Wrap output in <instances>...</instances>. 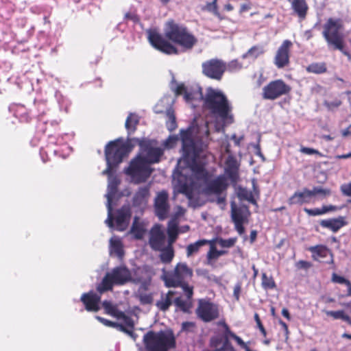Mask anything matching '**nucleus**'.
Instances as JSON below:
<instances>
[{
	"label": "nucleus",
	"instance_id": "obj_11",
	"mask_svg": "<svg viewBox=\"0 0 351 351\" xmlns=\"http://www.w3.org/2000/svg\"><path fill=\"white\" fill-rule=\"evenodd\" d=\"M291 87L282 79L269 82L262 89L261 96L263 99L276 100L284 95H289Z\"/></svg>",
	"mask_w": 351,
	"mask_h": 351
},
{
	"label": "nucleus",
	"instance_id": "obj_13",
	"mask_svg": "<svg viewBox=\"0 0 351 351\" xmlns=\"http://www.w3.org/2000/svg\"><path fill=\"white\" fill-rule=\"evenodd\" d=\"M223 326L224 335L213 337L210 341L211 347L214 348L213 351H236L230 343L228 338L235 339L239 345H241V338L232 333L226 324H223Z\"/></svg>",
	"mask_w": 351,
	"mask_h": 351
},
{
	"label": "nucleus",
	"instance_id": "obj_21",
	"mask_svg": "<svg viewBox=\"0 0 351 351\" xmlns=\"http://www.w3.org/2000/svg\"><path fill=\"white\" fill-rule=\"evenodd\" d=\"M101 294L93 291L84 293L80 298L86 311L88 312H97L100 310Z\"/></svg>",
	"mask_w": 351,
	"mask_h": 351
},
{
	"label": "nucleus",
	"instance_id": "obj_38",
	"mask_svg": "<svg viewBox=\"0 0 351 351\" xmlns=\"http://www.w3.org/2000/svg\"><path fill=\"white\" fill-rule=\"evenodd\" d=\"M111 315L118 319H122L127 327H134L133 319L130 317L126 315L124 312L119 311L117 307L114 311V313H112Z\"/></svg>",
	"mask_w": 351,
	"mask_h": 351
},
{
	"label": "nucleus",
	"instance_id": "obj_29",
	"mask_svg": "<svg viewBox=\"0 0 351 351\" xmlns=\"http://www.w3.org/2000/svg\"><path fill=\"white\" fill-rule=\"evenodd\" d=\"M238 165L237 161L229 157L226 162L225 172L232 182H237L238 174Z\"/></svg>",
	"mask_w": 351,
	"mask_h": 351
},
{
	"label": "nucleus",
	"instance_id": "obj_4",
	"mask_svg": "<svg viewBox=\"0 0 351 351\" xmlns=\"http://www.w3.org/2000/svg\"><path fill=\"white\" fill-rule=\"evenodd\" d=\"M343 23L341 19L329 18L323 25L322 36L329 49L339 50L351 60V54L345 49Z\"/></svg>",
	"mask_w": 351,
	"mask_h": 351
},
{
	"label": "nucleus",
	"instance_id": "obj_15",
	"mask_svg": "<svg viewBox=\"0 0 351 351\" xmlns=\"http://www.w3.org/2000/svg\"><path fill=\"white\" fill-rule=\"evenodd\" d=\"M170 208L168 193L165 190L158 192L154 201L156 216L161 221L167 219L170 212Z\"/></svg>",
	"mask_w": 351,
	"mask_h": 351
},
{
	"label": "nucleus",
	"instance_id": "obj_50",
	"mask_svg": "<svg viewBox=\"0 0 351 351\" xmlns=\"http://www.w3.org/2000/svg\"><path fill=\"white\" fill-rule=\"evenodd\" d=\"M300 152L304 154L311 155V154H316L318 155L320 157L324 156V155L317 149L311 148V147H306L302 146L300 149Z\"/></svg>",
	"mask_w": 351,
	"mask_h": 351
},
{
	"label": "nucleus",
	"instance_id": "obj_54",
	"mask_svg": "<svg viewBox=\"0 0 351 351\" xmlns=\"http://www.w3.org/2000/svg\"><path fill=\"white\" fill-rule=\"evenodd\" d=\"M295 266L299 269H308L313 265L311 262L300 260L296 263Z\"/></svg>",
	"mask_w": 351,
	"mask_h": 351
},
{
	"label": "nucleus",
	"instance_id": "obj_1",
	"mask_svg": "<svg viewBox=\"0 0 351 351\" xmlns=\"http://www.w3.org/2000/svg\"><path fill=\"white\" fill-rule=\"evenodd\" d=\"M147 33L150 45L167 55L178 54V49L173 43L191 49L197 42L185 25L177 23L173 19H169L165 23L164 36L156 29H149Z\"/></svg>",
	"mask_w": 351,
	"mask_h": 351
},
{
	"label": "nucleus",
	"instance_id": "obj_39",
	"mask_svg": "<svg viewBox=\"0 0 351 351\" xmlns=\"http://www.w3.org/2000/svg\"><path fill=\"white\" fill-rule=\"evenodd\" d=\"M166 116L167 121L166 122V126L169 130L173 131L177 128L176 118L174 113V110L169 108L166 111Z\"/></svg>",
	"mask_w": 351,
	"mask_h": 351
},
{
	"label": "nucleus",
	"instance_id": "obj_60",
	"mask_svg": "<svg viewBox=\"0 0 351 351\" xmlns=\"http://www.w3.org/2000/svg\"><path fill=\"white\" fill-rule=\"evenodd\" d=\"M125 19L135 21L137 19V16L130 12H128L125 14Z\"/></svg>",
	"mask_w": 351,
	"mask_h": 351
},
{
	"label": "nucleus",
	"instance_id": "obj_26",
	"mask_svg": "<svg viewBox=\"0 0 351 351\" xmlns=\"http://www.w3.org/2000/svg\"><path fill=\"white\" fill-rule=\"evenodd\" d=\"M152 276V271L148 267H139L135 271V277L132 282L143 285H148L151 282Z\"/></svg>",
	"mask_w": 351,
	"mask_h": 351
},
{
	"label": "nucleus",
	"instance_id": "obj_17",
	"mask_svg": "<svg viewBox=\"0 0 351 351\" xmlns=\"http://www.w3.org/2000/svg\"><path fill=\"white\" fill-rule=\"evenodd\" d=\"M293 43L289 40H285L278 47L274 59V64L278 69L287 66L290 63V51Z\"/></svg>",
	"mask_w": 351,
	"mask_h": 351
},
{
	"label": "nucleus",
	"instance_id": "obj_10",
	"mask_svg": "<svg viewBox=\"0 0 351 351\" xmlns=\"http://www.w3.org/2000/svg\"><path fill=\"white\" fill-rule=\"evenodd\" d=\"M108 218L106 220V223L110 228L114 227L118 231L125 230L130 223V221L132 217V211L129 205H123L119 209L115 211L114 215L112 213V206L110 204V200H108Z\"/></svg>",
	"mask_w": 351,
	"mask_h": 351
},
{
	"label": "nucleus",
	"instance_id": "obj_6",
	"mask_svg": "<svg viewBox=\"0 0 351 351\" xmlns=\"http://www.w3.org/2000/svg\"><path fill=\"white\" fill-rule=\"evenodd\" d=\"M147 351H169L176 347V338L172 332L149 331L143 337Z\"/></svg>",
	"mask_w": 351,
	"mask_h": 351
},
{
	"label": "nucleus",
	"instance_id": "obj_5",
	"mask_svg": "<svg viewBox=\"0 0 351 351\" xmlns=\"http://www.w3.org/2000/svg\"><path fill=\"white\" fill-rule=\"evenodd\" d=\"M132 280L131 271L127 266L122 265L107 272L101 282L97 285L96 289L99 293L102 294L106 291H112L114 286H123Z\"/></svg>",
	"mask_w": 351,
	"mask_h": 351
},
{
	"label": "nucleus",
	"instance_id": "obj_32",
	"mask_svg": "<svg viewBox=\"0 0 351 351\" xmlns=\"http://www.w3.org/2000/svg\"><path fill=\"white\" fill-rule=\"evenodd\" d=\"M305 70L308 73L322 75L328 72V66L325 62H313L308 64Z\"/></svg>",
	"mask_w": 351,
	"mask_h": 351
},
{
	"label": "nucleus",
	"instance_id": "obj_48",
	"mask_svg": "<svg viewBox=\"0 0 351 351\" xmlns=\"http://www.w3.org/2000/svg\"><path fill=\"white\" fill-rule=\"evenodd\" d=\"M95 318L99 322H101V324H103L104 325L106 326H108V327H112V328H117L119 329V327L120 326L121 324H118V323H116V322H112L110 320H108L107 319H105L104 317H101L100 316H95Z\"/></svg>",
	"mask_w": 351,
	"mask_h": 351
},
{
	"label": "nucleus",
	"instance_id": "obj_56",
	"mask_svg": "<svg viewBox=\"0 0 351 351\" xmlns=\"http://www.w3.org/2000/svg\"><path fill=\"white\" fill-rule=\"evenodd\" d=\"M260 141H261V135H258L257 143L253 144V145H252V146L254 148V154L264 159L263 154L261 152Z\"/></svg>",
	"mask_w": 351,
	"mask_h": 351
},
{
	"label": "nucleus",
	"instance_id": "obj_53",
	"mask_svg": "<svg viewBox=\"0 0 351 351\" xmlns=\"http://www.w3.org/2000/svg\"><path fill=\"white\" fill-rule=\"evenodd\" d=\"M236 241L235 239H220L218 241V243L223 247H230L234 245V243Z\"/></svg>",
	"mask_w": 351,
	"mask_h": 351
},
{
	"label": "nucleus",
	"instance_id": "obj_34",
	"mask_svg": "<svg viewBox=\"0 0 351 351\" xmlns=\"http://www.w3.org/2000/svg\"><path fill=\"white\" fill-rule=\"evenodd\" d=\"M138 123L139 119L138 117L134 113H130L125 123V127L128 131V135H131L136 130Z\"/></svg>",
	"mask_w": 351,
	"mask_h": 351
},
{
	"label": "nucleus",
	"instance_id": "obj_23",
	"mask_svg": "<svg viewBox=\"0 0 351 351\" xmlns=\"http://www.w3.org/2000/svg\"><path fill=\"white\" fill-rule=\"evenodd\" d=\"M311 192L310 189L304 188L302 191H295L289 199L288 204L292 205H303L309 204L312 199Z\"/></svg>",
	"mask_w": 351,
	"mask_h": 351
},
{
	"label": "nucleus",
	"instance_id": "obj_3",
	"mask_svg": "<svg viewBox=\"0 0 351 351\" xmlns=\"http://www.w3.org/2000/svg\"><path fill=\"white\" fill-rule=\"evenodd\" d=\"M132 142V138H128L125 143L118 138L110 141L106 145L104 153L107 167L102 172L104 175H112L115 169L134 148V143Z\"/></svg>",
	"mask_w": 351,
	"mask_h": 351
},
{
	"label": "nucleus",
	"instance_id": "obj_19",
	"mask_svg": "<svg viewBox=\"0 0 351 351\" xmlns=\"http://www.w3.org/2000/svg\"><path fill=\"white\" fill-rule=\"evenodd\" d=\"M182 290L185 296H179L174 298L173 304L178 310L188 313L193 306V287H186Z\"/></svg>",
	"mask_w": 351,
	"mask_h": 351
},
{
	"label": "nucleus",
	"instance_id": "obj_58",
	"mask_svg": "<svg viewBox=\"0 0 351 351\" xmlns=\"http://www.w3.org/2000/svg\"><path fill=\"white\" fill-rule=\"evenodd\" d=\"M128 328H128L126 326H123V324H120V326L119 327V330L131 337H133L134 335V333L133 331L134 327V328L128 327Z\"/></svg>",
	"mask_w": 351,
	"mask_h": 351
},
{
	"label": "nucleus",
	"instance_id": "obj_35",
	"mask_svg": "<svg viewBox=\"0 0 351 351\" xmlns=\"http://www.w3.org/2000/svg\"><path fill=\"white\" fill-rule=\"evenodd\" d=\"M160 251L161 252L160 258L164 263H169L174 257V250L171 245H168L166 247H162Z\"/></svg>",
	"mask_w": 351,
	"mask_h": 351
},
{
	"label": "nucleus",
	"instance_id": "obj_52",
	"mask_svg": "<svg viewBox=\"0 0 351 351\" xmlns=\"http://www.w3.org/2000/svg\"><path fill=\"white\" fill-rule=\"evenodd\" d=\"M260 51L258 47H253L250 49L248 50V51L243 56V58H247V57H252L254 58H256L260 54Z\"/></svg>",
	"mask_w": 351,
	"mask_h": 351
},
{
	"label": "nucleus",
	"instance_id": "obj_24",
	"mask_svg": "<svg viewBox=\"0 0 351 351\" xmlns=\"http://www.w3.org/2000/svg\"><path fill=\"white\" fill-rule=\"evenodd\" d=\"M252 190L243 188V200H247L249 203L258 207L257 199L260 196V191L256 179L252 180Z\"/></svg>",
	"mask_w": 351,
	"mask_h": 351
},
{
	"label": "nucleus",
	"instance_id": "obj_43",
	"mask_svg": "<svg viewBox=\"0 0 351 351\" xmlns=\"http://www.w3.org/2000/svg\"><path fill=\"white\" fill-rule=\"evenodd\" d=\"M261 285L265 290L274 289L276 287L274 278L271 276H267L265 273L262 274Z\"/></svg>",
	"mask_w": 351,
	"mask_h": 351
},
{
	"label": "nucleus",
	"instance_id": "obj_30",
	"mask_svg": "<svg viewBox=\"0 0 351 351\" xmlns=\"http://www.w3.org/2000/svg\"><path fill=\"white\" fill-rule=\"evenodd\" d=\"M149 196V186H143L138 189L133 197V203L134 206H139L142 204H145L147 202V199Z\"/></svg>",
	"mask_w": 351,
	"mask_h": 351
},
{
	"label": "nucleus",
	"instance_id": "obj_44",
	"mask_svg": "<svg viewBox=\"0 0 351 351\" xmlns=\"http://www.w3.org/2000/svg\"><path fill=\"white\" fill-rule=\"evenodd\" d=\"M310 191L311 192L312 197L318 195L322 199L329 197L332 193V191L330 189L322 188L321 186H315L312 190H310Z\"/></svg>",
	"mask_w": 351,
	"mask_h": 351
},
{
	"label": "nucleus",
	"instance_id": "obj_14",
	"mask_svg": "<svg viewBox=\"0 0 351 351\" xmlns=\"http://www.w3.org/2000/svg\"><path fill=\"white\" fill-rule=\"evenodd\" d=\"M202 73L206 77L220 80L226 70V64L221 60L213 58L202 63Z\"/></svg>",
	"mask_w": 351,
	"mask_h": 351
},
{
	"label": "nucleus",
	"instance_id": "obj_37",
	"mask_svg": "<svg viewBox=\"0 0 351 351\" xmlns=\"http://www.w3.org/2000/svg\"><path fill=\"white\" fill-rule=\"evenodd\" d=\"M232 218L237 232L241 234V208H237L234 204H232Z\"/></svg>",
	"mask_w": 351,
	"mask_h": 351
},
{
	"label": "nucleus",
	"instance_id": "obj_45",
	"mask_svg": "<svg viewBox=\"0 0 351 351\" xmlns=\"http://www.w3.org/2000/svg\"><path fill=\"white\" fill-rule=\"evenodd\" d=\"M217 1L218 0H213L212 2L207 3L203 10L212 12L215 16L219 19H222L223 18L218 10Z\"/></svg>",
	"mask_w": 351,
	"mask_h": 351
},
{
	"label": "nucleus",
	"instance_id": "obj_41",
	"mask_svg": "<svg viewBox=\"0 0 351 351\" xmlns=\"http://www.w3.org/2000/svg\"><path fill=\"white\" fill-rule=\"evenodd\" d=\"M208 243H209V241H207L206 239H202V240H198L197 241H196L193 243L189 244L186 247L187 256H190L193 255V254L197 253L202 246H203Z\"/></svg>",
	"mask_w": 351,
	"mask_h": 351
},
{
	"label": "nucleus",
	"instance_id": "obj_46",
	"mask_svg": "<svg viewBox=\"0 0 351 351\" xmlns=\"http://www.w3.org/2000/svg\"><path fill=\"white\" fill-rule=\"evenodd\" d=\"M325 313L330 317H332L334 319H342L345 321L348 319V315L345 314L343 310H339L337 311H326Z\"/></svg>",
	"mask_w": 351,
	"mask_h": 351
},
{
	"label": "nucleus",
	"instance_id": "obj_36",
	"mask_svg": "<svg viewBox=\"0 0 351 351\" xmlns=\"http://www.w3.org/2000/svg\"><path fill=\"white\" fill-rule=\"evenodd\" d=\"M110 252L116 254L119 258H122L124 255L123 244L119 239H111L110 241Z\"/></svg>",
	"mask_w": 351,
	"mask_h": 351
},
{
	"label": "nucleus",
	"instance_id": "obj_49",
	"mask_svg": "<svg viewBox=\"0 0 351 351\" xmlns=\"http://www.w3.org/2000/svg\"><path fill=\"white\" fill-rule=\"evenodd\" d=\"M196 328L195 322H184L182 324V330L187 332H193Z\"/></svg>",
	"mask_w": 351,
	"mask_h": 351
},
{
	"label": "nucleus",
	"instance_id": "obj_55",
	"mask_svg": "<svg viewBox=\"0 0 351 351\" xmlns=\"http://www.w3.org/2000/svg\"><path fill=\"white\" fill-rule=\"evenodd\" d=\"M340 190L343 195L351 197V182L341 185Z\"/></svg>",
	"mask_w": 351,
	"mask_h": 351
},
{
	"label": "nucleus",
	"instance_id": "obj_9",
	"mask_svg": "<svg viewBox=\"0 0 351 351\" xmlns=\"http://www.w3.org/2000/svg\"><path fill=\"white\" fill-rule=\"evenodd\" d=\"M152 169L150 165L141 155L133 158L125 170V173L130 176L136 184L145 182L151 176Z\"/></svg>",
	"mask_w": 351,
	"mask_h": 351
},
{
	"label": "nucleus",
	"instance_id": "obj_12",
	"mask_svg": "<svg viewBox=\"0 0 351 351\" xmlns=\"http://www.w3.org/2000/svg\"><path fill=\"white\" fill-rule=\"evenodd\" d=\"M132 141L140 146L141 152L145 155L144 158L149 165L160 161L163 150L160 147L154 146L153 141L136 138H133Z\"/></svg>",
	"mask_w": 351,
	"mask_h": 351
},
{
	"label": "nucleus",
	"instance_id": "obj_40",
	"mask_svg": "<svg viewBox=\"0 0 351 351\" xmlns=\"http://www.w3.org/2000/svg\"><path fill=\"white\" fill-rule=\"evenodd\" d=\"M179 234L178 227L176 223H171L167 228V234L169 237L168 245H171L176 242Z\"/></svg>",
	"mask_w": 351,
	"mask_h": 351
},
{
	"label": "nucleus",
	"instance_id": "obj_51",
	"mask_svg": "<svg viewBox=\"0 0 351 351\" xmlns=\"http://www.w3.org/2000/svg\"><path fill=\"white\" fill-rule=\"evenodd\" d=\"M331 280L332 282H335V283H338V284H341V285H347V284H350V280L346 279V278L343 277V276H340L339 275H337L336 273H333L332 274V278H331Z\"/></svg>",
	"mask_w": 351,
	"mask_h": 351
},
{
	"label": "nucleus",
	"instance_id": "obj_2",
	"mask_svg": "<svg viewBox=\"0 0 351 351\" xmlns=\"http://www.w3.org/2000/svg\"><path fill=\"white\" fill-rule=\"evenodd\" d=\"M182 150L184 156L190 161L189 165L195 178L198 181L207 182L210 174L206 169V161L202 153L206 147L202 139H193L191 128L180 132Z\"/></svg>",
	"mask_w": 351,
	"mask_h": 351
},
{
	"label": "nucleus",
	"instance_id": "obj_27",
	"mask_svg": "<svg viewBox=\"0 0 351 351\" xmlns=\"http://www.w3.org/2000/svg\"><path fill=\"white\" fill-rule=\"evenodd\" d=\"M175 293L176 292L173 291H169L166 293H162L160 299L156 302L155 306L162 312L168 311L173 304Z\"/></svg>",
	"mask_w": 351,
	"mask_h": 351
},
{
	"label": "nucleus",
	"instance_id": "obj_64",
	"mask_svg": "<svg viewBox=\"0 0 351 351\" xmlns=\"http://www.w3.org/2000/svg\"><path fill=\"white\" fill-rule=\"evenodd\" d=\"M257 237V232L256 230H252L250 232V243H252L255 241Z\"/></svg>",
	"mask_w": 351,
	"mask_h": 351
},
{
	"label": "nucleus",
	"instance_id": "obj_18",
	"mask_svg": "<svg viewBox=\"0 0 351 351\" xmlns=\"http://www.w3.org/2000/svg\"><path fill=\"white\" fill-rule=\"evenodd\" d=\"M308 250L312 253V258L316 261L334 265V254L332 251L324 245L311 246Z\"/></svg>",
	"mask_w": 351,
	"mask_h": 351
},
{
	"label": "nucleus",
	"instance_id": "obj_42",
	"mask_svg": "<svg viewBox=\"0 0 351 351\" xmlns=\"http://www.w3.org/2000/svg\"><path fill=\"white\" fill-rule=\"evenodd\" d=\"M209 243H210V247L207 254V264L211 265L213 260L217 259L220 256L223 254L224 252L217 250L213 242L209 241Z\"/></svg>",
	"mask_w": 351,
	"mask_h": 351
},
{
	"label": "nucleus",
	"instance_id": "obj_33",
	"mask_svg": "<svg viewBox=\"0 0 351 351\" xmlns=\"http://www.w3.org/2000/svg\"><path fill=\"white\" fill-rule=\"evenodd\" d=\"M146 230L144 224L139 221V218L135 217L130 229V232L136 239H141L144 237Z\"/></svg>",
	"mask_w": 351,
	"mask_h": 351
},
{
	"label": "nucleus",
	"instance_id": "obj_59",
	"mask_svg": "<svg viewBox=\"0 0 351 351\" xmlns=\"http://www.w3.org/2000/svg\"><path fill=\"white\" fill-rule=\"evenodd\" d=\"M186 90H187L184 84H179L176 87V94L178 95H184Z\"/></svg>",
	"mask_w": 351,
	"mask_h": 351
},
{
	"label": "nucleus",
	"instance_id": "obj_22",
	"mask_svg": "<svg viewBox=\"0 0 351 351\" xmlns=\"http://www.w3.org/2000/svg\"><path fill=\"white\" fill-rule=\"evenodd\" d=\"M165 243V235L160 227L154 226L150 230L149 243L150 247L155 251L162 250Z\"/></svg>",
	"mask_w": 351,
	"mask_h": 351
},
{
	"label": "nucleus",
	"instance_id": "obj_62",
	"mask_svg": "<svg viewBox=\"0 0 351 351\" xmlns=\"http://www.w3.org/2000/svg\"><path fill=\"white\" fill-rule=\"evenodd\" d=\"M335 158L337 159H347L351 158V152L345 154L337 155Z\"/></svg>",
	"mask_w": 351,
	"mask_h": 351
},
{
	"label": "nucleus",
	"instance_id": "obj_25",
	"mask_svg": "<svg viewBox=\"0 0 351 351\" xmlns=\"http://www.w3.org/2000/svg\"><path fill=\"white\" fill-rule=\"evenodd\" d=\"M319 224L322 228H328L333 232H337L342 227L345 226L347 222L344 217L340 216L337 218L321 220Z\"/></svg>",
	"mask_w": 351,
	"mask_h": 351
},
{
	"label": "nucleus",
	"instance_id": "obj_61",
	"mask_svg": "<svg viewBox=\"0 0 351 351\" xmlns=\"http://www.w3.org/2000/svg\"><path fill=\"white\" fill-rule=\"evenodd\" d=\"M282 315L287 318L288 320L291 319V315L289 312V310L286 308H283L282 310Z\"/></svg>",
	"mask_w": 351,
	"mask_h": 351
},
{
	"label": "nucleus",
	"instance_id": "obj_57",
	"mask_svg": "<svg viewBox=\"0 0 351 351\" xmlns=\"http://www.w3.org/2000/svg\"><path fill=\"white\" fill-rule=\"evenodd\" d=\"M324 105L329 109L332 110L335 108H338L341 105V101L339 99H335L332 101H325Z\"/></svg>",
	"mask_w": 351,
	"mask_h": 351
},
{
	"label": "nucleus",
	"instance_id": "obj_8",
	"mask_svg": "<svg viewBox=\"0 0 351 351\" xmlns=\"http://www.w3.org/2000/svg\"><path fill=\"white\" fill-rule=\"evenodd\" d=\"M192 269L188 267L185 263H178L174 269L165 274L164 281L167 287H181L185 289L186 287H191L188 283V280L193 276Z\"/></svg>",
	"mask_w": 351,
	"mask_h": 351
},
{
	"label": "nucleus",
	"instance_id": "obj_20",
	"mask_svg": "<svg viewBox=\"0 0 351 351\" xmlns=\"http://www.w3.org/2000/svg\"><path fill=\"white\" fill-rule=\"evenodd\" d=\"M205 183L206 186L204 189V192L206 195L215 194L219 195L228 187L227 180L224 176H219L215 179L208 180Z\"/></svg>",
	"mask_w": 351,
	"mask_h": 351
},
{
	"label": "nucleus",
	"instance_id": "obj_31",
	"mask_svg": "<svg viewBox=\"0 0 351 351\" xmlns=\"http://www.w3.org/2000/svg\"><path fill=\"white\" fill-rule=\"evenodd\" d=\"M339 208L337 206L334 205H324L322 208H304V211L308 215V216H318V215H322L326 213H330V212H334L337 210H339Z\"/></svg>",
	"mask_w": 351,
	"mask_h": 351
},
{
	"label": "nucleus",
	"instance_id": "obj_16",
	"mask_svg": "<svg viewBox=\"0 0 351 351\" xmlns=\"http://www.w3.org/2000/svg\"><path fill=\"white\" fill-rule=\"evenodd\" d=\"M196 313L204 322H211L219 317L217 307L213 303L202 300L199 302Z\"/></svg>",
	"mask_w": 351,
	"mask_h": 351
},
{
	"label": "nucleus",
	"instance_id": "obj_7",
	"mask_svg": "<svg viewBox=\"0 0 351 351\" xmlns=\"http://www.w3.org/2000/svg\"><path fill=\"white\" fill-rule=\"evenodd\" d=\"M204 106L223 120L228 118L230 108L226 97L221 93L212 88L208 89L204 97Z\"/></svg>",
	"mask_w": 351,
	"mask_h": 351
},
{
	"label": "nucleus",
	"instance_id": "obj_47",
	"mask_svg": "<svg viewBox=\"0 0 351 351\" xmlns=\"http://www.w3.org/2000/svg\"><path fill=\"white\" fill-rule=\"evenodd\" d=\"M102 306L104 308L105 313L110 315L114 313V311L117 308V306L113 305L110 301L108 300L103 301Z\"/></svg>",
	"mask_w": 351,
	"mask_h": 351
},
{
	"label": "nucleus",
	"instance_id": "obj_63",
	"mask_svg": "<svg viewBox=\"0 0 351 351\" xmlns=\"http://www.w3.org/2000/svg\"><path fill=\"white\" fill-rule=\"evenodd\" d=\"M184 97L186 101H190L193 99V97L191 93H189L187 90L184 94Z\"/></svg>",
	"mask_w": 351,
	"mask_h": 351
},
{
	"label": "nucleus",
	"instance_id": "obj_28",
	"mask_svg": "<svg viewBox=\"0 0 351 351\" xmlns=\"http://www.w3.org/2000/svg\"><path fill=\"white\" fill-rule=\"evenodd\" d=\"M291 8L295 15L304 20L307 15L308 5L306 0H292Z\"/></svg>",
	"mask_w": 351,
	"mask_h": 351
}]
</instances>
